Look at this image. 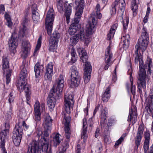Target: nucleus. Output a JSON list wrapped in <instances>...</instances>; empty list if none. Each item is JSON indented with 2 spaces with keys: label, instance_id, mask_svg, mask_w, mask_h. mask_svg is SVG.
<instances>
[{
  "label": "nucleus",
  "instance_id": "nucleus-1",
  "mask_svg": "<svg viewBox=\"0 0 153 153\" xmlns=\"http://www.w3.org/2000/svg\"><path fill=\"white\" fill-rule=\"evenodd\" d=\"M64 83L63 76L60 74L58 79L56 80L47 98L48 105L50 109V111H52L54 108L56 102V99H59L61 97Z\"/></svg>",
  "mask_w": 153,
  "mask_h": 153
},
{
  "label": "nucleus",
  "instance_id": "nucleus-2",
  "mask_svg": "<svg viewBox=\"0 0 153 153\" xmlns=\"http://www.w3.org/2000/svg\"><path fill=\"white\" fill-rule=\"evenodd\" d=\"M27 64L23 63L20 67L21 69L19 75L20 79L19 80L16 85L18 90L21 92L24 91L25 93V96L27 101V103L29 104L28 102L30 100V86L27 84L26 81L27 80V71L26 67Z\"/></svg>",
  "mask_w": 153,
  "mask_h": 153
},
{
  "label": "nucleus",
  "instance_id": "nucleus-3",
  "mask_svg": "<svg viewBox=\"0 0 153 153\" xmlns=\"http://www.w3.org/2000/svg\"><path fill=\"white\" fill-rule=\"evenodd\" d=\"M97 22V20L96 19L95 16L92 15L90 17L88 24L86 25V34H85L84 30L83 29L80 30L79 33L76 34L78 37H79V39L84 42L86 46L90 42L89 35L92 33Z\"/></svg>",
  "mask_w": 153,
  "mask_h": 153
},
{
  "label": "nucleus",
  "instance_id": "nucleus-4",
  "mask_svg": "<svg viewBox=\"0 0 153 153\" xmlns=\"http://www.w3.org/2000/svg\"><path fill=\"white\" fill-rule=\"evenodd\" d=\"M41 141V146L36 141H33L28 146L27 153H52L51 148L48 150L49 141Z\"/></svg>",
  "mask_w": 153,
  "mask_h": 153
},
{
  "label": "nucleus",
  "instance_id": "nucleus-5",
  "mask_svg": "<svg viewBox=\"0 0 153 153\" xmlns=\"http://www.w3.org/2000/svg\"><path fill=\"white\" fill-rule=\"evenodd\" d=\"M135 48L136 49L135 52V54L136 55V56L135 59V62L137 64L139 62V71L138 74L139 75L141 74V75H146V69L148 72H149L151 73L150 71V65L152 64V60L151 59L147 62L144 65H143V61L142 59V56L141 54H138V52L139 50L141 51L142 52H143L145 51H143L141 48V47L139 46H137L136 47V45L135 46Z\"/></svg>",
  "mask_w": 153,
  "mask_h": 153
},
{
  "label": "nucleus",
  "instance_id": "nucleus-6",
  "mask_svg": "<svg viewBox=\"0 0 153 153\" xmlns=\"http://www.w3.org/2000/svg\"><path fill=\"white\" fill-rule=\"evenodd\" d=\"M52 120L51 117L48 116L46 117L44 122L45 130L43 133L41 131L39 130L37 132V135L39 138L41 137L40 141L49 140L48 136L51 129Z\"/></svg>",
  "mask_w": 153,
  "mask_h": 153
},
{
  "label": "nucleus",
  "instance_id": "nucleus-7",
  "mask_svg": "<svg viewBox=\"0 0 153 153\" xmlns=\"http://www.w3.org/2000/svg\"><path fill=\"white\" fill-rule=\"evenodd\" d=\"M54 19V13L52 8L48 11L45 19L46 28L48 35H51L53 27V22Z\"/></svg>",
  "mask_w": 153,
  "mask_h": 153
},
{
  "label": "nucleus",
  "instance_id": "nucleus-8",
  "mask_svg": "<svg viewBox=\"0 0 153 153\" xmlns=\"http://www.w3.org/2000/svg\"><path fill=\"white\" fill-rule=\"evenodd\" d=\"M141 38L139 39L136 47L139 46L143 51H145L148 45L149 35L147 29L143 27L142 30Z\"/></svg>",
  "mask_w": 153,
  "mask_h": 153
},
{
  "label": "nucleus",
  "instance_id": "nucleus-9",
  "mask_svg": "<svg viewBox=\"0 0 153 153\" xmlns=\"http://www.w3.org/2000/svg\"><path fill=\"white\" fill-rule=\"evenodd\" d=\"M23 131V128L19 123L15 125L13 132V140L16 146H18L20 144L22 137Z\"/></svg>",
  "mask_w": 153,
  "mask_h": 153
},
{
  "label": "nucleus",
  "instance_id": "nucleus-10",
  "mask_svg": "<svg viewBox=\"0 0 153 153\" xmlns=\"http://www.w3.org/2000/svg\"><path fill=\"white\" fill-rule=\"evenodd\" d=\"M71 84L72 86L77 87L79 83L81 77L77 68L74 66H72L71 68Z\"/></svg>",
  "mask_w": 153,
  "mask_h": 153
},
{
  "label": "nucleus",
  "instance_id": "nucleus-11",
  "mask_svg": "<svg viewBox=\"0 0 153 153\" xmlns=\"http://www.w3.org/2000/svg\"><path fill=\"white\" fill-rule=\"evenodd\" d=\"M74 102V96L72 95H65L64 107L67 113L69 114L71 112V110L73 108Z\"/></svg>",
  "mask_w": 153,
  "mask_h": 153
},
{
  "label": "nucleus",
  "instance_id": "nucleus-12",
  "mask_svg": "<svg viewBox=\"0 0 153 153\" xmlns=\"http://www.w3.org/2000/svg\"><path fill=\"white\" fill-rule=\"evenodd\" d=\"M18 39L16 34L12 33L8 41L9 50L14 54L16 52V49L18 45Z\"/></svg>",
  "mask_w": 153,
  "mask_h": 153
},
{
  "label": "nucleus",
  "instance_id": "nucleus-13",
  "mask_svg": "<svg viewBox=\"0 0 153 153\" xmlns=\"http://www.w3.org/2000/svg\"><path fill=\"white\" fill-rule=\"evenodd\" d=\"M113 54L111 52L110 46H109L106 49L105 57V65L104 68L105 70L108 69V68L112 64V61Z\"/></svg>",
  "mask_w": 153,
  "mask_h": 153
},
{
  "label": "nucleus",
  "instance_id": "nucleus-14",
  "mask_svg": "<svg viewBox=\"0 0 153 153\" xmlns=\"http://www.w3.org/2000/svg\"><path fill=\"white\" fill-rule=\"evenodd\" d=\"M144 125L143 123L141 124L139 126L135 138V143L136 146L135 149H137L140 143L142 138V135L143 134Z\"/></svg>",
  "mask_w": 153,
  "mask_h": 153
},
{
  "label": "nucleus",
  "instance_id": "nucleus-15",
  "mask_svg": "<svg viewBox=\"0 0 153 153\" xmlns=\"http://www.w3.org/2000/svg\"><path fill=\"white\" fill-rule=\"evenodd\" d=\"M84 70L83 78L85 82L87 83L89 81L91 75L92 68L91 64L89 63L86 64L84 67Z\"/></svg>",
  "mask_w": 153,
  "mask_h": 153
},
{
  "label": "nucleus",
  "instance_id": "nucleus-16",
  "mask_svg": "<svg viewBox=\"0 0 153 153\" xmlns=\"http://www.w3.org/2000/svg\"><path fill=\"white\" fill-rule=\"evenodd\" d=\"M148 78V76L146 75H139V77L138 78L137 84L139 92L141 94L142 93L141 87L144 88L146 87V80Z\"/></svg>",
  "mask_w": 153,
  "mask_h": 153
},
{
  "label": "nucleus",
  "instance_id": "nucleus-17",
  "mask_svg": "<svg viewBox=\"0 0 153 153\" xmlns=\"http://www.w3.org/2000/svg\"><path fill=\"white\" fill-rule=\"evenodd\" d=\"M64 118L65 120V127L64 128L65 133V136L67 139H69L71 133V131L69 127V124L71 120L70 117H66L65 114L64 115Z\"/></svg>",
  "mask_w": 153,
  "mask_h": 153
},
{
  "label": "nucleus",
  "instance_id": "nucleus-18",
  "mask_svg": "<svg viewBox=\"0 0 153 153\" xmlns=\"http://www.w3.org/2000/svg\"><path fill=\"white\" fill-rule=\"evenodd\" d=\"M32 19L34 22L36 23L39 21L40 15L37 9V5L36 4H33L32 5Z\"/></svg>",
  "mask_w": 153,
  "mask_h": 153
},
{
  "label": "nucleus",
  "instance_id": "nucleus-19",
  "mask_svg": "<svg viewBox=\"0 0 153 153\" xmlns=\"http://www.w3.org/2000/svg\"><path fill=\"white\" fill-rule=\"evenodd\" d=\"M79 21L77 19L73 20L72 23L68 30L69 34L71 35H74L79 29Z\"/></svg>",
  "mask_w": 153,
  "mask_h": 153
},
{
  "label": "nucleus",
  "instance_id": "nucleus-20",
  "mask_svg": "<svg viewBox=\"0 0 153 153\" xmlns=\"http://www.w3.org/2000/svg\"><path fill=\"white\" fill-rule=\"evenodd\" d=\"M53 74V63L50 62L47 65L46 72L44 76L46 80H51Z\"/></svg>",
  "mask_w": 153,
  "mask_h": 153
},
{
  "label": "nucleus",
  "instance_id": "nucleus-21",
  "mask_svg": "<svg viewBox=\"0 0 153 153\" xmlns=\"http://www.w3.org/2000/svg\"><path fill=\"white\" fill-rule=\"evenodd\" d=\"M78 52L80 57L81 60L82 61L85 63V64L88 63H90L88 62H87L88 59V56L87 55V53L85 50L82 48H79L78 49Z\"/></svg>",
  "mask_w": 153,
  "mask_h": 153
},
{
  "label": "nucleus",
  "instance_id": "nucleus-22",
  "mask_svg": "<svg viewBox=\"0 0 153 153\" xmlns=\"http://www.w3.org/2000/svg\"><path fill=\"white\" fill-rule=\"evenodd\" d=\"M73 4L70 3L68 5L66 4L65 5V13L64 16L66 18L67 23L68 24L70 22V16L71 13V9Z\"/></svg>",
  "mask_w": 153,
  "mask_h": 153
},
{
  "label": "nucleus",
  "instance_id": "nucleus-23",
  "mask_svg": "<svg viewBox=\"0 0 153 153\" xmlns=\"http://www.w3.org/2000/svg\"><path fill=\"white\" fill-rule=\"evenodd\" d=\"M86 119L84 118L83 119L82 131L81 134V137L82 139H83V141L85 142L87 140L88 136L87 134V123L85 122Z\"/></svg>",
  "mask_w": 153,
  "mask_h": 153
},
{
  "label": "nucleus",
  "instance_id": "nucleus-24",
  "mask_svg": "<svg viewBox=\"0 0 153 153\" xmlns=\"http://www.w3.org/2000/svg\"><path fill=\"white\" fill-rule=\"evenodd\" d=\"M83 4H80V3H79L78 5L77 9H76L75 13V16L76 18H74V20H75L76 19H77L79 21V18L83 13Z\"/></svg>",
  "mask_w": 153,
  "mask_h": 153
},
{
  "label": "nucleus",
  "instance_id": "nucleus-25",
  "mask_svg": "<svg viewBox=\"0 0 153 153\" xmlns=\"http://www.w3.org/2000/svg\"><path fill=\"white\" fill-rule=\"evenodd\" d=\"M145 109L149 114L152 113L153 110V103L152 100L146 99L145 102Z\"/></svg>",
  "mask_w": 153,
  "mask_h": 153
},
{
  "label": "nucleus",
  "instance_id": "nucleus-26",
  "mask_svg": "<svg viewBox=\"0 0 153 153\" xmlns=\"http://www.w3.org/2000/svg\"><path fill=\"white\" fill-rule=\"evenodd\" d=\"M44 67L43 65H40L39 63L36 64L34 68V71L36 78H37L41 73L43 72Z\"/></svg>",
  "mask_w": 153,
  "mask_h": 153
},
{
  "label": "nucleus",
  "instance_id": "nucleus-27",
  "mask_svg": "<svg viewBox=\"0 0 153 153\" xmlns=\"http://www.w3.org/2000/svg\"><path fill=\"white\" fill-rule=\"evenodd\" d=\"M107 113L105 109L103 108L101 110V125L102 127H104L106 125L105 124V121L107 118L106 115Z\"/></svg>",
  "mask_w": 153,
  "mask_h": 153
},
{
  "label": "nucleus",
  "instance_id": "nucleus-28",
  "mask_svg": "<svg viewBox=\"0 0 153 153\" xmlns=\"http://www.w3.org/2000/svg\"><path fill=\"white\" fill-rule=\"evenodd\" d=\"M22 46L23 47V53L25 57L26 56L28 53V49L30 47V44L28 41H23L22 43Z\"/></svg>",
  "mask_w": 153,
  "mask_h": 153
},
{
  "label": "nucleus",
  "instance_id": "nucleus-29",
  "mask_svg": "<svg viewBox=\"0 0 153 153\" xmlns=\"http://www.w3.org/2000/svg\"><path fill=\"white\" fill-rule=\"evenodd\" d=\"M131 8L133 11V15L135 16L137 14L138 9L137 4L136 2V0H132L131 4Z\"/></svg>",
  "mask_w": 153,
  "mask_h": 153
},
{
  "label": "nucleus",
  "instance_id": "nucleus-30",
  "mask_svg": "<svg viewBox=\"0 0 153 153\" xmlns=\"http://www.w3.org/2000/svg\"><path fill=\"white\" fill-rule=\"evenodd\" d=\"M128 73L130 75V80L131 83V91L132 94L134 95L135 94V87L134 85H133V79L132 76V70L131 69H129Z\"/></svg>",
  "mask_w": 153,
  "mask_h": 153
},
{
  "label": "nucleus",
  "instance_id": "nucleus-31",
  "mask_svg": "<svg viewBox=\"0 0 153 153\" xmlns=\"http://www.w3.org/2000/svg\"><path fill=\"white\" fill-rule=\"evenodd\" d=\"M110 88L108 87L106 89L105 91L102 96V100L104 102H106L108 101L110 97Z\"/></svg>",
  "mask_w": 153,
  "mask_h": 153
},
{
  "label": "nucleus",
  "instance_id": "nucleus-32",
  "mask_svg": "<svg viewBox=\"0 0 153 153\" xmlns=\"http://www.w3.org/2000/svg\"><path fill=\"white\" fill-rule=\"evenodd\" d=\"M2 62L3 73L4 74L5 72V70H7L9 67V61L7 57L4 56L2 58Z\"/></svg>",
  "mask_w": 153,
  "mask_h": 153
},
{
  "label": "nucleus",
  "instance_id": "nucleus-33",
  "mask_svg": "<svg viewBox=\"0 0 153 153\" xmlns=\"http://www.w3.org/2000/svg\"><path fill=\"white\" fill-rule=\"evenodd\" d=\"M12 106H10L9 110L7 111L5 116V119L6 121H10L12 119Z\"/></svg>",
  "mask_w": 153,
  "mask_h": 153
},
{
  "label": "nucleus",
  "instance_id": "nucleus-34",
  "mask_svg": "<svg viewBox=\"0 0 153 153\" xmlns=\"http://www.w3.org/2000/svg\"><path fill=\"white\" fill-rule=\"evenodd\" d=\"M124 39L123 41V44L124 48H127L129 44V40L130 39V36L128 34L126 35L125 36H123Z\"/></svg>",
  "mask_w": 153,
  "mask_h": 153
},
{
  "label": "nucleus",
  "instance_id": "nucleus-35",
  "mask_svg": "<svg viewBox=\"0 0 153 153\" xmlns=\"http://www.w3.org/2000/svg\"><path fill=\"white\" fill-rule=\"evenodd\" d=\"M35 112V120L36 121V124L37 123H38L40 120V112L39 110V108H34Z\"/></svg>",
  "mask_w": 153,
  "mask_h": 153
},
{
  "label": "nucleus",
  "instance_id": "nucleus-36",
  "mask_svg": "<svg viewBox=\"0 0 153 153\" xmlns=\"http://www.w3.org/2000/svg\"><path fill=\"white\" fill-rule=\"evenodd\" d=\"M120 0H115L111 5L112 8L110 10V13L111 15L114 14L116 12V7L118 6V2Z\"/></svg>",
  "mask_w": 153,
  "mask_h": 153
},
{
  "label": "nucleus",
  "instance_id": "nucleus-37",
  "mask_svg": "<svg viewBox=\"0 0 153 153\" xmlns=\"http://www.w3.org/2000/svg\"><path fill=\"white\" fill-rule=\"evenodd\" d=\"M9 133V130L7 129H4L2 130L1 132H0V140H1V143L2 142L3 138L4 140L5 143V139L7 134Z\"/></svg>",
  "mask_w": 153,
  "mask_h": 153
},
{
  "label": "nucleus",
  "instance_id": "nucleus-38",
  "mask_svg": "<svg viewBox=\"0 0 153 153\" xmlns=\"http://www.w3.org/2000/svg\"><path fill=\"white\" fill-rule=\"evenodd\" d=\"M30 31L27 29L25 25H23L22 28L20 30V33L22 37L28 36Z\"/></svg>",
  "mask_w": 153,
  "mask_h": 153
},
{
  "label": "nucleus",
  "instance_id": "nucleus-39",
  "mask_svg": "<svg viewBox=\"0 0 153 153\" xmlns=\"http://www.w3.org/2000/svg\"><path fill=\"white\" fill-rule=\"evenodd\" d=\"M137 116L134 115L133 112H132L131 113H129L127 120L129 122H130L131 120L132 123L133 124H134L137 121Z\"/></svg>",
  "mask_w": 153,
  "mask_h": 153
},
{
  "label": "nucleus",
  "instance_id": "nucleus-40",
  "mask_svg": "<svg viewBox=\"0 0 153 153\" xmlns=\"http://www.w3.org/2000/svg\"><path fill=\"white\" fill-rule=\"evenodd\" d=\"M58 41L55 39L51 38L49 41V45L50 46L51 48L52 47L53 48L55 49L57 46V44Z\"/></svg>",
  "mask_w": 153,
  "mask_h": 153
},
{
  "label": "nucleus",
  "instance_id": "nucleus-41",
  "mask_svg": "<svg viewBox=\"0 0 153 153\" xmlns=\"http://www.w3.org/2000/svg\"><path fill=\"white\" fill-rule=\"evenodd\" d=\"M71 54L72 57L71 62H70V63L73 64L75 63L76 61L77 58L76 56V53L73 48H72L71 50Z\"/></svg>",
  "mask_w": 153,
  "mask_h": 153
},
{
  "label": "nucleus",
  "instance_id": "nucleus-42",
  "mask_svg": "<svg viewBox=\"0 0 153 153\" xmlns=\"http://www.w3.org/2000/svg\"><path fill=\"white\" fill-rule=\"evenodd\" d=\"M4 17L7 21L6 25L9 27H11L12 26L13 23L10 16L6 13L4 15Z\"/></svg>",
  "mask_w": 153,
  "mask_h": 153
},
{
  "label": "nucleus",
  "instance_id": "nucleus-43",
  "mask_svg": "<svg viewBox=\"0 0 153 153\" xmlns=\"http://www.w3.org/2000/svg\"><path fill=\"white\" fill-rule=\"evenodd\" d=\"M58 3L57 5V8L59 11L62 13L63 10V6L62 5V0H57Z\"/></svg>",
  "mask_w": 153,
  "mask_h": 153
},
{
  "label": "nucleus",
  "instance_id": "nucleus-44",
  "mask_svg": "<svg viewBox=\"0 0 153 153\" xmlns=\"http://www.w3.org/2000/svg\"><path fill=\"white\" fill-rule=\"evenodd\" d=\"M59 134H56L53 138V141L54 142V145L55 146H56L59 145L60 143V141L59 140Z\"/></svg>",
  "mask_w": 153,
  "mask_h": 153
},
{
  "label": "nucleus",
  "instance_id": "nucleus-45",
  "mask_svg": "<svg viewBox=\"0 0 153 153\" xmlns=\"http://www.w3.org/2000/svg\"><path fill=\"white\" fill-rule=\"evenodd\" d=\"M88 126L89 131H91L92 130L93 127V125L94 124L93 117L90 118L89 119L88 121Z\"/></svg>",
  "mask_w": 153,
  "mask_h": 153
},
{
  "label": "nucleus",
  "instance_id": "nucleus-46",
  "mask_svg": "<svg viewBox=\"0 0 153 153\" xmlns=\"http://www.w3.org/2000/svg\"><path fill=\"white\" fill-rule=\"evenodd\" d=\"M123 30L124 32L127 29L128 25L129 22L128 19L127 18L124 19L123 21Z\"/></svg>",
  "mask_w": 153,
  "mask_h": 153
},
{
  "label": "nucleus",
  "instance_id": "nucleus-47",
  "mask_svg": "<svg viewBox=\"0 0 153 153\" xmlns=\"http://www.w3.org/2000/svg\"><path fill=\"white\" fill-rule=\"evenodd\" d=\"M149 141L144 140V153H147L149 150Z\"/></svg>",
  "mask_w": 153,
  "mask_h": 153
},
{
  "label": "nucleus",
  "instance_id": "nucleus-48",
  "mask_svg": "<svg viewBox=\"0 0 153 153\" xmlns=\"http://www.w3.org/2000/svg\"><path fill=\"white\" fill-rule=\"evenodd\" d=\"M79 37H78L76 34V36H72L71 38L70 41L73 45H75L79 41Z\"/></svg>",
  "mask_w": 153,
  "mask_h": 153
},
{
  "label": "nucleus",
  "instance_id": "nucleus-49",
  "mask_svg": "<svg viewBox=\"0 0 153 153\" xmlns=\"http://www.w3.org/2000/svg\"><path fill=\"white\" fill-rule=\"evenodd\" d=\"M7 72L6 73V82L7 84H8L9 82H10V76L11 75V70H9L8 71H7Z\"/></svg>",
  "mask_w": 153,
  "mask_h": 153
},
{
  "label": "nucleus",
  "instance_id": "nucleus-50",
  "mask_svg": "<svg viewBox=\"0 0 153 153\" xmlns=\"http://www.w3.org/2000/svg\"><path fill=\"white\" fill-rule=\"evenodd\" d=\"M126 5L125 1L124 0H123V1L121 2H118V6H121L120 7H119L120 8V10L122 12H123L124 11V7Z\"/></svg>",
  "mask_w": 153,
  "mask_h": 153
},
{
  "label": "nucleus",
  "instance_id": "nucleus-51",
  "mask_svg": "<svg viewBox=\"0 0 153 153\" xmlns=\"http://www.w3.org/2000/svg\"><path fill=\"white\" fill-rule=\"evenodd\" d=\"M42 39V37L40 36L38 39L37 43V44L36 48L35 49L34 53L36 52L40 48L41 45V40Z\"/></svg>",
  "mask_w": 153,
  "mask_h": 153
},
{
  "label": "nucleus",
  "instance_id": "nucleus-52",
  "mask_svg": "<svg viewBox=\"0 0 153 153\" xmlns=\"http://www.w3.org/2000/svg\"><path fill=\"white\" fill-rule=\"evenodd\" d=\"M145 140L149 141L150 140V133L149 131H146L144 132Z\"/></svg>",
  "mask_w": 153,
  "mask_h": 153
},
{
  "label": "nucleus",
  "instance_id": "nucleus-53",
  "mask_svg": "<svg viewBox=\"0 0 153 153\" xmlns=\"http://www.w3.org/2000/svg\"><path fill=\"white\" fill-rule=\"evenodd\" d=\"M2 142V143H1L0 146L1 148V151L2 153H7V151L4 147V146L5 145L4 139L3 138Z\"/></svg>",
  "mask_w": 153,
  "mask_h": 153
},
{
  "label": "nucleus",
  "instance_id": "nucleus-54",
  "mask_svg": "<svg viewBox=\"0 0 153 153\" xmlns=\"http://www.w3.org/2000/svg\"><path fill=\"white\" fill-rule=\"evenodd\" d=\"M8 101L9 102L10 104V106L11 105V103L13 102L14 100V97L13 96V95L11 93H10V94L8 96Z\"/></svg>",
  "mask_w": 153,
  "mask_h": 153
},
{
  "label": "nucleus",
  "instance_id": "nucleus-55",
  "mask_svg": "<svg viewBox=\"0 0 153 153\" xmlns=\"http://www.w3.org/2000/svg\"><path fill=\"white\" fill-rule=\"evenodd\" d=\"M94 15L96 17V19L97 20V18L100 19L102 17V14L100 13V11H96V15H95L94 14V13H92L91 14V16H90V17L92 15Z\"/></svg>",
  "mask_w": 153,
  "mask_h": 153
},
{
  "label": "nucleus",
  "instance_id": "nucleus-56",
  "mask_svg": "<svg viewBox=\"0 0 153 153\" xmlns=\"http://www.w3.org/2000/svg\"><path fill=\"white\" fill-rule=\"evenodd\" d=\"M115 33V31H111L109 30V33L107 35V39L108 40H110L114 36V34Z\"/></svg>",
  "mask_w": 153,
  "mask_h": 153
},
{
  "label": "nucleus",
  "instance_id": "nucleus-57",
  "mask_svg": "<svg viewBox=\"0 0 153 153\" xmlns=\"http://www.w3.org/2000/svg\"><path fill=\"white\" fill-rule=\"evenodd\" d=\"M60 37V34L57 32H55L53 33V37L51 38L53 39H55L59 41Z\"/></svg>",
  "mask_w": 153,
  "mask_h": 153
},
{
  "label": "nucleus",
  "instance_id": "nucleus-58",
  "mask_svg": "<svg viewBox=\"0 0 153 153\" xmlns=\"http://www.w3.org/2000/svg\"><path fill=\"white\" fill-rule=\"evenodd\" d=\"M104 140V142L106 143L109 144L111 143V140L110 138L107 135H105Z\"/></svg>",
  "mask_w": 153,
  "mask_h": 153
},
{
  "label": "nucleus",
  "instance_id": "nucleus-59",
  "mask_svg": "<svg viewBox=\"0 0 153 153\" xmlns=\"http://www.w3.org/2000/svg\"><path fill=\"white\" fill-rule=\"evenodd\" d=\"M123 140L122 139V138H120L116 142L114 146L115 148H117L119 145L121 144Z\"/></svg>",
  "mask_w": 153,
  "mask_h": 153
},
{
  "label": "nucleus",
  "instance_id": "nucleus-60",
  "mask_svg": "<svg viewBox=\"0 0 153 153\" xmlns=\"http://www.w3.org/2000/svg\"><path fill=\"white\" fill-rule=\"evenodd\" d=\"M96 148L98 149L100 151H101L102 150V143L99 142H98L96 146Z\"/></svg>",
  "mask_w": 153,
  "mask_h": 153
},
{
  "label": "nucleus",
  "instance_id": "nucleus-61",
  "mask_svg": "<svg viewBox=\"0 0 153 153\" xmlns=\"http://www.w3.org/2000/svg\"><path fill=\"white\" fill-rule=\"evenodd\" d=\"M95 84L94 83H92L90 85V91L91 92H93L95 88Z\"/></svg>",
  "mask_w": 153,
  "mask_h": 153
},
{
  "label": "nucleus",
  "instance_id": "nucleus-62",
  "mask_svg": "<svg viewBox=\"0 0 153 153\" xmlns=\"http://www.w3.org/2000/svg\"><path fill=\"white\" fill-rule=\"evenodd\" d=\"M100 130L99 128H97L95 132V137L96 138H97L99 136L100 134Z\"/></svg>",
  "mask_w": 153,
  "mask_h": 153
},
{
  "label": "nucleus",
  "instance_id": "nucleus-63",
  "mask_svg": "<svg viewBox=\"0 0 153 153\" xmlns=\"http://www.w3.org/2000/svg\"><path fill=\"white\" fill-rule=\"evenodd\" d=\"M5 10L4 5L3 4H0V14L3 13Z\"/></svg>",
  "mask_w": 153,
  "mask_h": 153
},
{
  "label": "nucleus",
  "instance_id": "nucleus-64",
  "mask_svg": "<svg viewBox=\"0 0 153 153\" xmlns=\"http://www.w3.org/2000/svg\"><path fill=\"white\" fill-rule=\"evenodd\" d=\"M117 23H116L114 24L111 27L110 30L111 31H115V29L117 28Z\"/></svg>",
  "mask_w": 153,
  "mask_h": 153
}]
</instances>
